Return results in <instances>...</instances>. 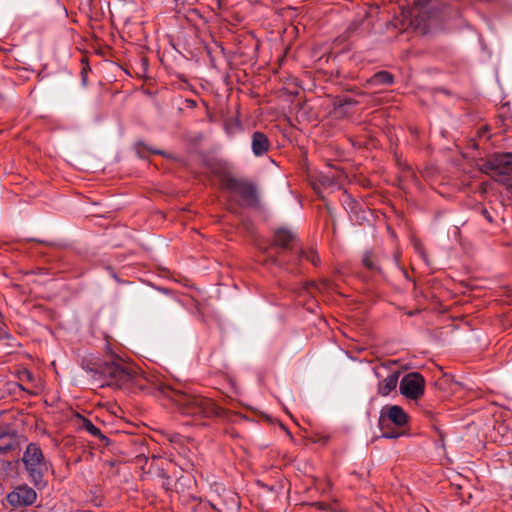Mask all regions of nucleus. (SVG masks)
I'll use <instances>...</instances> for the list:
<instances>
[{"mask_svg":"<svg viewBox=\"0 0 512 512\" xmlns=\"http://www.w3.org/2000/svg\"><path fill=\"white\" fill-rule=\"evenodd\" d=\"M159 392L185 416L211 418L220 417L224 413L223 408L212 399L196 395L188 390L164 385L160 387Z\"/></svg>","mask_w":512,"mask_h":512,"instance_id":"1","label":"nucleus"},{"mask_svg":"<svg viewBox=\"0 0 512 512\" xmlns=\"http://www.w3.org/2000/svg\"><path fill=\"white\" fill-rule=\"evenodd\" d=\"M92 377L102 382V386H114L118 388L126 387L134 380L135 368L123 362L116 355H111L110 359L90 368Z\"/></svg>","mask_w":512,"mask_h":512,"instance_id":"2","label":"nucleus"},{"mask_svg":"<svg viewBox=\"0 0 512 512\" xmlns=\"http://www.w3.org/2000/svg\"><path fill=\"white\" fill-rule=\"evenodd\" d=\"M408 415L404 409L398 405H385L378 419V426L381 430V437L387 439H397L404 433L399 429L408 424Z\"/></svg>","mask_w":512,"mask_h":512,"instance_id":"3","label":"nucleus"},{"mask_svg":"<svg viewBox=\"0 0 512 512\" xmlns=\"http://www.w3.org/2000/svg\"><path fill=\"white\" fill-rule=\"evenodd\" d=\"M212 172L220 179L224 189L238 194L246 205L252 206L257 202V191L253 183L245 179H238L232 176L222 166L212 169Z\"/></svg>","mask_w":512,"mask_h":512,"instance_id":"4","label":"nucleus"},{"mask_svg":"<svg viewBox=\"0 0 512 512\" xmlns=\"http://www.w3.org/2000/svg\"><path fill=\"white\" fill-rule=\"evenodd\" d=\"M22 462L34 485L40 486L44 484V474L48 471V464L37 444L29 443L27 445L23 453Z\"/></svg>","mask_w":512,"mask_h":512,"instance_id":"5","label":"nucleus"},{"mask_svg":"<svg viewBox=\"0 0 512 512\" xmlns=\"http://www.w3.org/2000/svg\"><path fill=\"white\" fill-rule=\"evenodd\" d=\"M279 248L277 256L273 258V263L277 265L288 264L291 261L285 260L283 255L285 252L295 253L299 247V240L293 231L286 228H278L274 231L271 248Z\"/></svg>","mask_w":512,"mask_h":512,"instance_id":"6","label":"nucleus"},{"mask_svg":"<svg viewBox=\"0 0 512 512\" xmlns=\"http://www.w3.org/2000/svg\"><path fill=\"white\" fill-rule=\"evenodd\" d=\"M480 170L492 176L512 173V153H495L480 164Z\"/></svg>","mask_w":512,"mask_h":512,"instance_id":"7","label":"nucleus"},{"mask_svg":"<svg viewBox=\"0 0 512 512\" xmlns=\"http://www.w3.org/2000/svg\"><path fill=\"white\" fill-rule=\"evenodd\" d=\"M399 390L406 398L417 400L424 394L425 379L418 372L408 373L401 379Z\"/></svg>","mask_w":512,"mask_h":512,"instance_id":"8","label":"nucleus"},{"mask_svg":"<svg viewBox=\"0 0 512 512\" xmlns=\"http://www.w3.org/2000/svg\"><path fill=\"white\" fill-rule=\"evenodd\" d=\"M37 498L35 490L27 485H21L7 495V502L14 508L30 506Z\"/></svg>","mask_w":512,"mask_h":512,"instance_id":"9","label":"nucleus"},{"mask_svg":"<svg viewBox=\"0 0 512 512\" xmlns=\"http://www.w3.org/2000/svg\"><path fill=\"white\" fill-rule=\"evenodd\" d=\"M271 147L270 140L268 137L260 132L255 131L251 137V148L252 152L256 157L263 156L266 154Z\"/></svg>","mask_w":512,"mask_h":512,"instance_id":"10","label":"nucleus"},{"mask_svg":"<svg viewBox=\"0 0 512 512\" xmlns=\"http://www.w3.org/2000/svg\"><path fill=\"white\" fill-rule=\"evenodd\" d=\"M16 447V434L8 428L0 427V453H7Z\"/></svg>","mask_w":512,"mask_h":512,"instance_id":"11","label":"nucleus"},{"mask_svg":"<svg viewBox=\"0 0 512 512\" xmlns=\"http://www.w3.org/2000/svg\"><path fill=\"white\" fill-rule=\"evenodd\" d=\"M399 376V371H394L390 373L386 378H384L379 383L378 393L382 396H387L390 392H392L397 386Z\"/></svg>","mask_w":512,"mask_h":512,"instance_id":"12","label":"nucleus"},{"mask_svg":"<svg viewBox=\"0 0 512 512\" xmlns=\"http://www.w3.org/2000/svg\"><path fill=\"white\" fill-rule=\"evenodd\" d=\"M394 83V76L388 71H379L366 81V85L373 86H390Z\"/></svg>","mask_w":512,"mask_h":512,"instance_id":"13","label":"nucleus"},{"mask_svg":"<svg viewBox=\"0 0 512 512\" xmlns=\"http://www.w3.org/2000/svg\"><path fill=\"white\" fill-rule=\"evenodd\" d=\"M362 264L371 272L379 274L381 273L379 257L372 251H367L363 254Z\"/></svg>","mask_w":512,"mask_h":512,"instance_id":"14","label":"nucleus"},{"mask_svg":"<svg viewBox=\"0 0 512 512\" xmlns=\"http://www.w3.org/2000/svg\"><path fill=\"white\" fill-rule=\"evenodd\" d=\"M295 255H296V261L305 259V260L311 262L314 266H317L320 262L318 253L313 248L304 249L299 246L297 251L295 252Z\"/></svg>","mask_w":512,"mask_h":512,"instance_id":"15","label":"nucleus"},{"mask_svg":"<svg viewBox=\"0 0 512 512\" xmlns=\"http://www.w3.org/2000/svg\"><path fill=\"white\" fill-rule=\"evenodd\" d=\"M81 428L92 436L98 438L102 443L108 445V438L103 435L101 430L96 427L89 419H82Z\"/></svg>","mask_w":512,"mask_h":512,"instance_id":"16","label":"nucleus"},{"mask_svg":"<svg viewBox=\"0 0 512 512\" xmlns=\"http://www.w3.org/2000/svg\"><path fill=\"white\" fill-rule=\"evenodd\" d=\"M344 203L346 205V209H349L351 212L357 211L358 203L355 200H353L349 195L346 196Z\"/></svg>","mask_w":512,"mask_h":512,"instance_id":"17","label":"nucleus"},{"mask_svg":"<svg viewBox=\"0 0 512 512\" xmlns=\"http://www.w3.org/2000/svg\"><path fill=\"white\" fill-rule=\"evenodd\" d=\"M240 127H241V125L238 120H234L231 123L230 122L226 123V130L229 134H232L235 129H238Z\"/></svg>","mask_w":512,"mask_h":512,"instance_id":"18","label":"nucleus"},{"mask_svg":"<svg viewBox=\"0 0 512 512\" xmlns=\"http://www.w3.org/2000/svg\"><path fill=\"white\" fill-rule=\"evenodd\" d=\"M481 214L483 215V217L489 222V223H492L493 222V218L491 216V214L489 213V211L486 209V208H483L481 210Z\"/></svg>","mask_w":512,"mask_h":512,"instance_id":"19","label":"nucleus"},{"mask_svg":"<svg viewBox=\"0 0 512 512\" xmlns=\"http://www.w3.org/2000/svg\"><path fill=\"white\" fill-rule=\"evenodd\" d=\"M316 288V284L314 282H307L304 286V289L307 291V292H311L312 289Z\"/></svg>","mask_w":512,"mask_h":512,"instance_id":"20","label":"nucleus"},{"mask_svg":"<svg viewBox=\"0 0 512 512\" xmlns=\"http://www.w3.org/2000/svg\"><path fill=\"white\" fill-rule=\"evenodd\" d=\"M82 75H83V81L85 82L86 81V69L85 68L82 69Z\"/></svg>","mask_w":512,"mask_h":512,"instance_id":"21","label":"nucleus"},{"mask_svg":"<svg viewBox=\"0 0 512 512\" xmlns=\"http://www.w3.org/2000/svg\"><path fill=\"white\" fill-rule=\"evenodd\" d=\"M153 153H156V154H162V152H161V151H158V150L153 151Z\"/></svg>","mask_w":512,"mask_h":512,"instance_id":"22","label":"nucleus"}]
</instances>
